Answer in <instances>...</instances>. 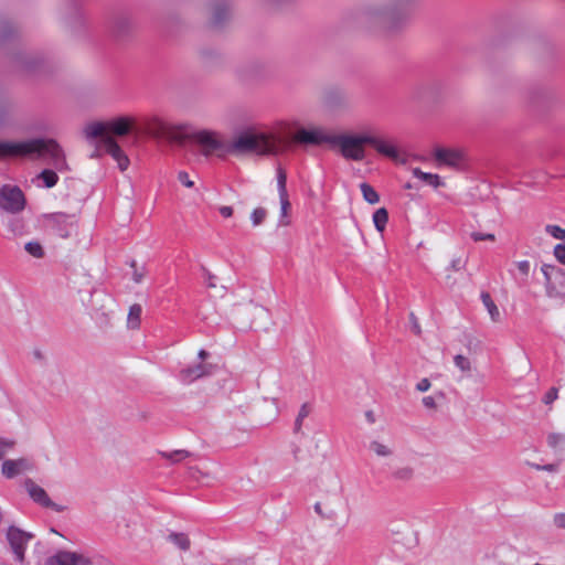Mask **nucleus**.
Returning <instances> with one entry per match:
<instances>
[{
  "label": "nucleus",
  "instance_id": "obj_1",
  "mask_svg": "<svg viewBox=\"0 0 565 565\" xmlns=\"http://www.w3.org/2000/svg\"><path fill=\"white\" fill-rule=\"evenodd\" d=\"M191 141L198 146L204 158L227 157L244 158L247 156H276L280 151V139L271 132L248 126L236 131L230 139L213 129H198L191 132Z\"/></svg>",
  "mask_w": 565,
  "mask_h": 565
},
{
  "label": "nucleus",
  "instance_id": "obj_2",
  "mask_svg": "<svg viewBox=\"0 0 565 565\" xmlns=\"http://www.w3.org/2000/svg\"><path fill=\"white\" fill-rule=\"evenodd\" d=\"M24 157L41 159L57 172L70 170L63 147L53 138H33L24 140Z\"/></svg>",
  "mask_w": 565,
  "mask_h": 565
},
{
  "label": "nucleus",
  "instance_id": "obj_3",
  "mask_svg": "<svg viewBox=\"0 0 565 565\" xmlns=\"http://www.w3.org/2000/svg\"><path fill=\"white\" fill-rule=\"evenodd\" d=\"M315 512L328 521H341L348 516V501L342 494L340 480L334 479L332 492H326L324 495L315 503Z\"/></svg>",
  "mask_w": 565,
  "mask_h": 565
},
{
  "label": "nucleus",
  "instance_id": "obj_4",
  "mask_svg": "<svg viewBox=\"0 0 565 565\" xmlns=\"http://www.w3.org/2000/svg\"><path fill=\"white\" fill-rule=\"evenodd\" d=\"M136 119L130 116H119L106 121H93L84 127V136L87 139L102 138L106 136H126L131 131Z\"/></svg>",
  "mask_w": 565,
  "mask_h": 565
},
{
  "label": "nucleus",
  "instance_id": "obj_5",
  "mask_svg": "<svg viewBox=\"0 0 565 565\" xmlns=\"http://www.w3.org/2000/svg\"><path fill=\"white\" fill-rule=\"evenodd\" d=\"M369 145V134L334 135L332 145L339 148L341 156L347 160L362 161L365 158L364 146Z\"/></svg>",
  "mask_w": 565,
  "mask_h": 565
},
{
  "label": "nucleus",
  "instance_id": "obj_6",
  "mask_svg": "<svg viewBox=\"0 0 565 565\" xmlns=\"http://www.w3.org/2000/svg\"><path fill=\"white\" fill-rule=\"evenodd\" d=\"M25 207V196L17 185L0 183V210L17 214Z\"/></svg>",
  "mask_w": 565,
  "mask_h": 565
},
{
  "label": "nucleus",
  "instance_id": "obj_7",
  "mask_svg": "<svg viewBox=\"0 0 565 565\" xmlns=\"http://www.w3.org/2000/svg\"><path fill=\"white\" fill-rule=\"evenodd\" d=\"M334 135L321 126L300 128L296 131L294 140L298 143L320 146L332 145Z\"/></svg>",
  "mask_w": 565,
  "mask_h": 565
},
{
  "label": "nucleus",
  "instance_id": "obj_8",
  "mask_svg": "<svg viewBox=\"0 0 565 565\" xmlns=\"http://www.w3.org/2000/svg\"><path fill=\"white\" fill-rule=\"evenodd\" d=\"M369 146L379 154L384 156L396 163H405L401 150L392 138L379 137L369 134Z\"/></svg>",
  "mask_w": 565,
  "mask_h": 565
},
{
  "label": "nucleus",
  "instance_id": "obj_9",
  "mask_svg": "<svg viewBox=\"0 0 565 565\" xmlns=\"http://www.w3.org/2000/svg\"><path fill=\"white\" fill-rule=\"evenodd\" d=\"M363 14L369 21L390 23L396 18V9L391 2H376L366 6Z\"/></svg>",
  "mask_w": 565,
  "mask_h": 565
},
{
  "label": "nucleus",
  "instance_id": "obj_10",
  "mask_svg": "<svg viewBox=\"0 0 565 565\" xmlns=\"http://www.w3.org/2000/svg\"><path fill=\"white\" fill-rule=\"evenodd\" d=\"M431 159L436 168H456L462 161V152L454 149L437 146L431 152Z\"/></svg>",
  "mask_w": 565,
  "mask_h": 565
},
{
  "label": "nucleus",
  "instance_id": "obj_11",
  "mask_svg": "<svg viewBox=\"0 0 565 565\" xmlns=\"http://www.w3.org/2000/svg\"><path fill=\"white\" fill-rule=\"evenodd\" d=\"M276 179H277V190H278L279 201H280L279 224L281 226H287V225H289L288 212L290 209V202H289L288 192H287V174H286V171L281 167L277 168Z\"/></svg>",
  "mask_w": 565,
  "mask_h": 565
},
{
  "label": "nucleus",
  "instance_id": "obj_12",
  "mask_svg": "<svg viewBox=\"0 0 565 565\" xmlns=\"http://www.w3.org/2000/svg\"><path fill=\"white\" fill-rule=\"evenodd\" d=\"M33 535L29 532L22 531L17 526H10L7 531V540L19 562L24 559V550Z\"/></svg>",
  "mask_w": 565,
  "mask_h": 565
},
{
  "label": "nucleus",
  "instance_id": "obj_13",
  "mask_svg": "<svg viewBox=\"0 0 565 565\" xmlns=\"http://www.w3.org/2000/svg\"><path fill=\"white\" fill-rule=\"evenodd\" d=\"M24 488L29 497L41 507L50 508L56 512H61L63 510L58 504L54 503L50 499L44 488L35 483L32 479H26L24 481Z\"/></svg>",
  "mask_w": 565,
  "mask_h": 565
},
{
  "label": "nucleus",
  "instance_id": "obj_14",
  "mask_svg": "<svg viewBox=\"0 0 565 565\" xmlns=\"http://www.w3.org/2000/svg\"><path fill=\"white\" fill-rule=\"evenodd\" d=\"M102 142L105 147L107 153H109L113 159L117 162L119 169L125 171L129 166V159L111 136H106L105 139H102Z\"/></svg>",
  "mask_w": 565,
  "mask_h": 565
},
{
  "label": "nucleus",
  "instance_id": "obj_15",
  "mask_svg": "<svg viewBox=\"0 0 565 565\" xmlns=\"http://www.w3.org/2000/svg\"><path fill=\"white\" fill-rule=\"evenodd\" d=\"M192 131L188 122H169L166 139L182 145L185 140H191Z\"/></svg>",
  "mask_w": 565,
  "mask_h": 565
},
{
  "label": "nucleus",
  "instance_id": "obj_16",
  "mask_svg": "<svg viewBox=\"0 0 565 565\" xmlns=\"http://www.w3.org/2000/svg\"><path fill=\"white\" fill-rule=\"evenodd\" d=\"M212 371L213 366L211 364L199 362L198 364L182 369L180 377L185 383H192L195 380L212 374Z\"/></svg>",
  "mask_w": 565,
  "mask_h": 565
},
{
  "label": "nucleus",
  "instance_id": "obj_17",
  "mask_svg": "<svg viewBox=\"0 0 565 565\" xmlns=\"http://www.w3.org/2000/svg\"><path fill=\"white\" fill-rule=\"evenodd\" d=\"M88 561L81 554L73 552H58L46 561L45 565H88Z\"/></svg>",
  "mask_w": 565,
  "mask_h": 565
},
{
  "label": "nucleus",
  "instance_id": "obj_18",
  "mask_svg": "<svg viewBox=\"0 0 565 565\" xmlns=\"http://www.w3.org/2000/svg\"><path fill=\"white\" fill-rule=\"evenodd\" d=\"M32 469L31 462L25 458L15 460H6L2 463L1 472L6 478H14L15 476Z\"/></svg>",
  "mask_w": 565,
  "mask_h": 565
},
{
  "label": "nucleus",
  "instance_id": "obj_19",
  "mask_svg": "<svg viewBox=\"0 0 565 565\" xmlns=\"http://www.w3.org/2000/svg\"><path fill=\"white\" fill-rule=\"evenodd\" d=\"M24 157V140L0 141V158Z\"/></svg>",
  "mask_w": 565,
  "mask_h": 565
},
{
  "label": "nucleus",
  "instance_id": "obj_20",
  "mask_svg": "<svg viewBox=\"0 0 565 565\" xmlns=\"http://www.w3.org/2000/svg\"><path fill=\"white\" fill-rule=\"evenodd\" d=\"M147 129L150 136L154 138H166L169 122L158 116L150 117L147 122Z\"/></svg>",
  "mask_w": 565,
  "mask_h": 565
},
{
  "label": "nucleus",
  "instance_id": "obj_21",
  "mask_svg": "<svg viewBox=\"0 0 565 565\" xmlns=\"http://www.w3.org/2000/svg\"><path fill=\"white\" fill-rule=\"evenodd\" d=\"M416 468L412 465H403L396 467L392 472V478L395 481L408 483L411 482L415 477Z\"/></svg>",
  "mask_w": 565,
  "mask_h": 565
},
{
  "label": "nucleus",
  "instance_id": "obj_22",
  "mask_svg": "<svg viewBox=\"0 0 565 565\" xmlns=\"http://www.w3.org/2000/svg\"><path fill=\"white\" fill-rule=\"evenodd\" d=\"M369 449L380 458H387L393 456L394 454V449L390 444L380 440L371 441L369 445Z\"/></svg>",
  "mask_w": 565,
  "mask_h": 565
},
{
  "label": "nucleus",
  "instance_id": "obj_23",
  "mask_svg": "<svg viewBox=\"0 0 565 565\" xmlns=\"http://www.w3.org/2000/svg\"><path fill=\"white\" fill-rule=\"evenodd\" d=\"M141 313H142V308L140 305L135 303V305L130 306L128 316H127V327L129 329L136 330L140 327Z\"/></svg>",
  "mask_w": 565,
  "mask_h": 565
},
{
  "label": "nucleus",
  "instance_id": "obj_24",
  "mask_svg": "<svg viewBox=\"0 0 565 565\" xmlns=\"http://www.w3.org/2000/svg\"><path fill=\"white\" fill-rule=\"evenodd\" d=\"M51 221H52L56 226H63V227H60V228L57 230V231H58L60 236H62V237H67V236L70 235V231H68L66 227L72 225V217H70L68 215H65V214L58 213V214H53V215L51 216Z\"/></svg>",
  "mask_w": 565,
  "mask_h": 565
},
{
  "label": "nucleus",
  "instance_id": "obj_25",
  "mask_svg": "<svg viewBox=\"0 0 565 565\" xmlns=\"http://www.w3.org/2000/svg\"><path fill=\"white\" fill-rule=\"evenodd\" d=\"M481 300H482V303L486 307V309H487V311H488V313L490 316V319L493 322H499L500 321V310L497 307V305L494 303V301L491 298L490 294L489 292H482L481 294Z\"/></svg>",
  "mask_w": 565,
  "mask_h": 565
},
{
  "label": "nucleus",
  "instance_id": "obj_26",
  "mask_svg": "<svg viewBox=\"0 0 565 565\" xmlns=\"http://www.w3.org/2000/svg\"><path fill=\"white\" fill-rule=\"evenodd\" d=\"M168 541L181 551H188L191 546L190 539L184 533H170Z\"/></svg>",
  "mask_w": 565,
  "mask_h": 565
},
{
  "label": "nucleus",
  "instance_id": "obj_27",
  "mask_svg": "<svg viewBox=\"0 0 565 565\" xmlns=\"http://www.w3.org/2000/svg\"><path fill=\"white\" fill-rule=\"evenodd\" d=\"M388 221V213L385 207L377 209L373 214V223L379 232H383Z\"/></svg>",
  "mask_w": 565,
  "mask_h": 565
},
{
  "label": "nucleus",
  "instance_id": "obj_28",
  "mask_svg": "<svg viewBox=\"0 0 565 565\" xmlns=\"http://www.w3.org/2000/svg\"><path fill=\"white\" fill-rule=\"evenodd\" d=\"M360 189L363 195V199L370 204H376L380 201L379 193L371 186L369 183H361Z\"/></svg>",
  "mask_w": 565,
  "mask_h": 565
},
{
  "label": "nucleus",
  "instance_id": "obj_29",
  "mask_svg": "<svg viewBox=\"0 0 565 565\" xmlns=\"http://www.w3.org/2000/svg\"><path fill=\"white\" fill-rule=\"evenodd\" d=\"M39 179H41L46 188H53L57 181L58 177L56 170L44 169L40 174Z\"/></svg>",
  "mask_w": 565,
  "mask_h": 565
},
{
  "label": "nucleus",
  "instance_id": "obj_30",
  "mask_svg": "<svg viewBox=\"0 0 565 565\" xmlns=\"http://www.w3.org/2000/svg\"><path fill=\"white\" fill-rule=\"evenodd\" d=\"M189 455H190L189 451L182 450V449L174 450V451H169V452L168 451H161L160 452V456L162 458H164V459H167V460H169V461H171L173 463L180 462V461L184 460L185 458L189 457Z\"/></svg>",
  "mask_w": 565,
  "mask_h": 565
},
{
  "label": "nucleus",
  "instance_id": "obj_31",
  "mask_svg": "<svg viewBox=\"0 0 565 565\" xmlns=\"http://www.w3.org/2000/svg\"><path fill=\"white\" fill-rule=\"evenodd\" d=\"M445 405V395L443 393L436 396L426 397V408L438 409Z\"/></svg>",
  "mask_w": 565,
  "mask_h": 565
},
{
  "label": "nucleus",
  "instance_id": "obj_32",
  "mask_svg": "<svg viewBox=\"0 0 565 565\" xmlns=\"http://www.w3.org/2000/svg\"><path fill=\"white\" fill-rule=\"evenodd\" d=\"M267 211L264 207H256L250 213V221L253 226H259L266 218Z\"/></svg>",
  "mask_w": 565,
  "mask_h": 565
},
{
  "label": "nucleus",
  "instance_id": "obj_33",
  "mask_svg": "<svg viewBox=\"0 0 565 565\" xmlns=\"http://www.w3.org/2000/svg\"><path fill=\"white\" fill-rule=\"evenodd\" d=\"M24 249L35 258H41L44 255L43 248L39 242L26 243Z\"/></svg>",
  "mask_w": 565,
  "mask_h": 565
},
{
  "label": "nucleus",
  "instance_id": "obj_34",
  "mask_svg": "<svg viewBox=\"0 0 565 565\" xmlns=\"http://www.w3.org/2000/svg\"><path fill=\"white\" fill-rule=\"evenodd\" d=\"M547 444L553 449H563L565 444V437L561 434H551L547 437Z\"/></svg>",
  "mask_w": 565,
  "mask_h": 565
},
{
  "label": "nucleus",
  "instance_id": "obj_35",
  "mask_svg": "<svg viewBox=\"0 0 565 565\" xmlns=\"http://www.w3.org/2000/svg\"><path fill=\"white\" fill-rule=\"evenodd\" d=\"M8 228L13 236H21L24 233V225L18 218H12L8 223Z\"/></svg>",
  "mask_w": 565,
  "mask_h": 565
},
{
  "label": "nucleus",
  "instance_id": "obj_36",
  "mask_svg": "<svg viewBox=\"0 0 565 565\" xmlns=\"http://www.w3.org/2000/svg\"><path fill=\"white\" fill-rule=\"evenodd\" d=\"M545 231L556 239H565V228L558 225H546Z\"/></svg>",
  "mask_w": 565,
  "mask_h": 565
},
{
  "label": "nucleus",
  "instance_id": "obj_37",
  "mask_svg": "<svg viewBox=\"0 0 565 565\" xmlns=\"http://www.w3.org/2000/svg\"><path fill=\"white\" fill-rule=\"evenodd\" d=\"M426 185L438 189L439 186H444L445 182L438 174L426 172Z\"/></svg>",
  "mask_w": 565,
  "mask_h": 565
},
{
  "label": "nucleus",
  "instance_id": "obj_38",
  "mask_svg": "<svg viewBox=\"0 0 565 565\" xmlns=\"http://www.w3.org/2000/svg\"><path fill=\"white\" fill-rule=\"evenodd\" d=\"M470 237L472 238L473 242H482V241L494 242L495 241V235L492 233L472 232L470 234Z\"/></svg>",
  "mask_w": 565,
  "mask_h": 565
},
{
  "label": "nucleus",
  "instance_id": "obj_39",
  "mask_svg": "<svg viewBox=\"0 0 565 565\" xmlns=\"http://www.w3.org/2000/svg\"><path fill=\"white\" fill-rule=\"evenodd\" d=\"M454 361H455L456 366L458 369H460L461 371L466 372V371L470 370V361L468 358H466L461 354H458L455 356Z\"/></svg>",
  "mask_w": 565,
  "mask_h": 565
},
{
  "label": "nucleus",
  "instance_id": "obj_40",
  "mask_svg": "<svg viewBox=\"0 0 565 565\" xmlns=\"http://www.w3.org/2000/svg\"><path fill=\"white\" fill-rule=\"evenodd\" d=\"M310 413V408L307 404H303L300 409H299V413H298V416L296 418V429L298 430L301 426V423L302 420L309 415Z\"/></svg>",
  "mask_w": 565,
  "mask_h": 565
},
{
  "label": "nucleus",
  "instance_id": "obj_41",
  "mask_svg": "<svg viewBox=\"0 0 565 565\" xmlns=\"http://www.w3.org/2000/svg\"><path fill=\"white\" fill-rule=\"evenodd\" d=\"M14 443L0 438V460L12 449Z\"/></svg>",
  "mask_w": 565,
  "mask_h": 565
},
{
  "label": "nucleus",
  "instance_id": "obj_42",
  "mask_svg": "<svg viewBox=\"0 0 565 565\" xmlns=\"http://www.w3.org/2000/svg\"><path fill=\"white\" fill-rule=\"evenodd\" d=\"M515 266L523 277H527L531 270V264L529 260H520L515 263Z\"/></svg>",
  "mask_w": 565,
  "mask_h": 565
},
{
  "label": "nucleus",
  "instance_id": "obj_43",
  "mask_svg": "<svg viewBox=\"0 0 565 565\" xmlns=\"http://www.w3.org/2000/svg\"><path fill=\"white\" fill-rule=\"evenodd\" d=\"M409 323L412 332L419 335L422 332L419 320L413 312L409 313Z\"/></svg>",
  "mask_w": 565,
  "mask_h": 565
},
{
  "label": "nucleus",
  "instance_id": "obj_44",
  "mask_svg": "<svg viewBox=\"0 0 565 565\" xmlns=\"http://www.w3.org/2000/svg\"><path fill=\"white\" fill-rule=\"evenodd\" d=\"M554 255L556 259L565 265V243L564 244H557L554 248Z\"/></svg>",
  "mask_w": 565,
  "mask_h": 565
},
{
  "label": "nucleus",
  "instance_id": "obj_45",
  "mask_svg": "<svg viewBox=\"0 0 565 565\" xmlns=\"http://www.w3.org/2000/svg\"><path fill=\"white\" fill-rule=\"evenodd\" d=\"M558 396V391L555 387L550 388L546 394L544 395L543 402L545 404L553 403Z\"/></svg>",
  "mask_w": 565,
  "mask_h": 565
},
{
  "label": "nucleus",
  "instance_id": "obj_46",
  "mask_svg": "<svg viewBox=\"0 0 565 565\" xmlns=\"http://www.w3.org/2000/svg\"><path fill=\"white\" fill-rule=\"evenodd\" d=\"M178 180L186 188L194 185L193 181L190 180L189 174L184 171L179 172Z\"/></svg>",
  "mask_w": 565,
  "mask_h": 565
},
{
  "label": "nucleus",
  "instance_id": "obj_47",
  "mask_svg": "<svg viewBox=\"0 0 565 565\" xmlns=\"http://www.w3.org/2000/svg\"><path fill=\"white\" fill-rule=\"evenodd\" d=\"M250 311L257 316L258 318H266L267 317V310L262 307V306H258V305H252L250 306Z\"/></svg>",
  "mask_w": 565,
  "mask_h": 565
},
{
  "label": "nucleus",
  "instance_id": "obj_48",
  "mask_svg": "<svg viewBox=\"0 0 565 565\" xmlns=\"http://www.w3.org/2000/svg\"><path fill=\"white\" fill-rule=\"evenodd\" d=\"M554 524L559 529H565V513L555 514Z\"/></svg>",
  "mask_w": 565,
  "mask_h": 565
},
{
  "label": "nucleus",
  "instance_id": "obj_49",
  "mask_svg": "<svg viewBox=\"0 0 565 565\" xmlns=\"http://www.w3.org/2000/svg\"><path fill=\"white\" fill-rule=\"evenodd\" d=\"M218 212L220 214L223 216V217H231L234 213V210L232 206H228V205H223V206H220L218 207Z\"/></svg>",
  "mask_w": 565,
  "mask_h": 565
},
{
  "label": "nucleus",
  "instance_id": "obj_50",
  "mask_svg": "<svg viewBox=\"0 0 565 565\" xmlns=\"http://www.w3.org/2000/svg\"><path fill=\"white\" fill-rule=\"evenodd\" d=\"M555 269V267L553 265H547V264H544L541 268L545 279L547 282H550L551 280V271H553Z\"/></svg>",
  "mask_w": 565,
  "mask_h": 565
},
{
  "label": "nucleus",
  "instance_id": "obj_51",
  "mask_svg": "<svg viewBox=\"0 0 565 565\" xmlns=\"http://www.w3.org/2000/svg\"><path fill=\"white\" fill-rule=\"evenodd\" d=\"M534 467L537 470H546V471H555L556 470V465H545V466L535 465Z\"/></svg>",
  "mask_w": 565,
  "mask_h": 565
},
{
  "label": "nucleus",
  "instance_id": "obj_52",
  "mask_svg": "<svg viewBox=\"0 0 565 565\" xmlns=\"http://www.w3.org/2000/svg\"><path fill=\"white\" fill-rule=\"evenodd\" d=\"M412 172L415 178L424 180V172L419 168L413 169Z\"/></svg>",
  "mask_w": 565,
  "mask_h": 565
},
{
  "label": "nucleus",
  "instance_id": "obj_53",
  "mask_svg": "<svg viewBox=\"0 0 565 565\" xmlns=\"http://www.w3.org/2000/svg\"><path fill=\"white\" fill-rule=\"evenodd\" d=\"M198 356L203 362L209 356V353L205 350H200Z\"/></svg>",
  "mask_w": 565,
  "mask_h": 565
},
{
  "label": "nucleus",
  "instance_id": "obj_54",
  "mask_svg": "<svg viewBox=\"0 0 565 565\" xmlns=\"http://www.w3.org/2000/svg\"><path fill=\"white\" fill-rule=\"evenodd\" d=\"M141 279H142V274H141V273H138V271H135V273H134V280H135L136 282H140V281H141Z\"/></svg>",
  "mask_w": 565,
  "mask_h": 565
},
{
  "label": "nucleus",
  "instance_id": "obj_55",
  "mask_svg": "<svg viewBox=\"0 0 565 565\" xmlns=\"http://www.w3.org/2000/svg\"><path fill=\"white\" fill-rule=\"evenodd\" d=\"M405 189H407V190L416 189V190H418V191H419V190H420V186H418V185H414V184H412V183H409V182H408V183H406V184H405Z\"/></svg>",
  "mask_w": 565,
  "mask_h": 565
},
{
  "label": "nucleus",
  "instance_id": "obj_56",
  "mask_svg": "<svg viewBox=\"0 0 565 565\" xmlns=\"http://www.w3.org/2000/svg\"><path fill=\"white\" fill-rule=\"evenodd\" d=\"M416 388H417L418 391L423 392V391H424V381L418 382V383L416 384Z\"/></svg>",
  "mask_w": 565,
  "mask_h": 565
},
{
  "label": "nucleus",
  "instance_id": "obj_57",
  "mask_svg": "<svg viewBox=\"0 0 565 565\" xmlns=\"http://www.w3.org/2000/svg\"><path fill=\"white\" fill-rule=\"evenodd\" d=\"M429 387H430V383H429V382H428V380L426 379V385H425L426 391H428V390H429Z\"/></svg>",
  "mask_w": 565,
  "mask_h": 565
}]
</instances>
